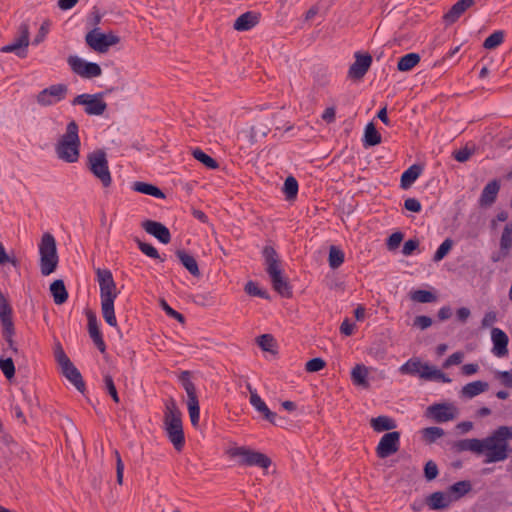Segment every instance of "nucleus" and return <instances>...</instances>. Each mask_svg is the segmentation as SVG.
Returning <instances> with one entry per match:
<instances>
[{"label": "nucleus", "mask_w": 512, "mask_h": 512, "mask_svg": "<svg viewBox=\"0 0 512 512\" xmlns=\"http://www.w3.org/2000/svg\"><path fill=\"white\" fill-rule=\"evenodd\" d=\"M429 367L430 364L422 362L420 358L412 357L400 366L399 372L402 375L419 376L422 378L423 373L428 371Z\"/></svg>", "instance_id": "23"}, {"label": "nucleus", "mask_w": 512, "mask_h": 512, "mask_svg": "<svg viewBox=\"0 0 512 512\" xmlns=\"http://www.w3.org/2000/svg\"><path fill=\"white\" fill-rule=\"evenodd\" d=\"M501 187L500 180L493 179L490 182H488L479 197L478 203L480 207H490L492 204L495 203L499 190Z\"/></svg>", "instance_id": "22"}, {"label": "nucleus", "mask_w": 512, "mask_h": 512, "mask_svg": "<svg viewBox=\"0 0 512 512\" xmlns=\"http://www.w3.org/2000/svg\"><path fill=\"white\" fill-rule=\"evenodd\" d=\"M482 447H484L483 442L480 439H462L458 441H453L451 443V449L455 453H461L464 451H472L476 454H482Z\"/></svg>", "instance_id": "27"}, {"label": "nucleus", "mask_w": 512, "mask_h": 512, "mask_svg": "<svg viewBox=\"0 0 512 512\" xmlns=\"http://www.w3.org/2000/svg\"><path fill=\"white\" fill-rule=\"evenodd\" d=\"M261 255L268 276L283 270L281 258L272 245H265L261 251Z\"/></svg>", "instance_id": "16"}, {"label": "nucleus", "mask_w": 512, "mask_h": 512, "mask_svg": "<svg viewBox=\"0 0 512 512\" xmlns=\"http://www.w3.org/2000/svg\"><path fill=\"white\" fill-rule=\"evenodd\" d=\"M50 292L56 305L64 304L69 297L62 279H56L50 284Z\"/></svg>", "instance_id": "33"}, {"label": "nucleus", "mask_w": 512, "mask_h": 512, "mask_svg": "<svg viewBox=\"0 0 512 512\" xmlns=\"http://www.w3.org/2000/svg\"><path fill=\"white\" fill-rule=\"evenodd\" d=\"M67 93L68 86L66 84H54L41 90L36 95V101L40 106H51L64 100L66 98Z\"/></svg>", "instance_id": "10"}, {"label": "nucleus", "mask_w": 512, "mask_h": 512, "mask_svg": "<svg viewBox=\"0 0 512 512\" xmlns=\"http://www.w3.org/2000/svg\"><path fill=\"white\" fill-rule=\"evenodd\" d=\"M135 242L137 243L139 250L146 256L153 259H159L161 262L165 261L166 258L161 257L158 250L152 244L143 242L139 238H135Z\"/></svg>", "instance_id": "51"}, {"label": "nucleus", "mask_w": 512, "mask_h": 512, "mask_svg": "<svg viewBox=\"0 0 512 512\" xmlns=\"http://www.w3.org/2000/svg\"><path fill=\"white\" fill-rule=\"evenodd\" d=\"M354 57L355 62L349 67L348 76L352 79L360 80L370 69L373 61L372 56L368 52L361 53L358 51Z\"/></svg>", "instance_id": "15"}, {"label": "nucleus", "mask_w": 512, "mask_h": 512, "mask_svg": "<svg viewBox=\"0 0 512 512\" xmlns=\"http://www.w3.org/2000/svg\"><path fill=\"white\" fill-rule=\"evenodd\" d=\"M188 413L192 426L197 427L200 419V406L197 403H187Z\"/></svg>", "instance_id": "61"}, {"label": "nucleus", "mask_w": 512, "mask_h": 512, "mask_svg": "<svg viewBox=\"0 0 512 512\" xmlns=\"http://www.w3.org/2000/svg\"><path fill=\"white\" fill-rule=\"evenodd\" d=\"M228 454L232 458L238 457V464L240 466H257L262 469H268L272 464L271 459L266 454L244 446L231 448L228 450Z\"/></svg>", "instance_id": "5"}, {"label": "nucleus", "mask_w": 512, "mask_h": 512, "mask_svg": "<svg viewBox=\"0 0 512 512\" xmlns=\"http://www.w3.org/2000/svg\"><path fill=\"white\" fill-rule=\"evenodd\" d=\"M244 291L249 296L259 297L262 299L270 300V294L267 290L262 289L259 287L257 282H254L252 280L248 281L244 286Z\"/></svg>", "instance_id": "47"}, {"label": "nucleus", "mask_w": 512, "mask_h": 512, "mask_svg": "<svg viewBox=\"0 0 512 512\" xmlns=\"http://www.w3.org/2000/svg\"><path fill=\"white\" fill-rule=\"evenodd\" d=\"M132 189L135 192L153 196L158 199H164L166 197L165 193L159 187L147 182L136 181L132 184Z\"/></svg>", "instance_id": "32"}, {"label": "nucleus", "mask_w": 512, "mask_h": 512, "mask_svg": "<svg viewBox=\"0 0 512 512\" xmlns=\"http://www.w3.org/2000/svg\"><path fill=\"white\" fill-rule=\"evenodd\" d=\"M473 153L474 150L469 149L467 146H465L464 148L454 151L453 158L460 163H464L470 159Z\"/></svg>", "instance_id": "63"}, {"label": "nucleus", "mask_w": 512, "mask_h": 512, "mask_svg": "<svg viewBox=\"0 0 512 512\" xmlns=\"http://www.w3.org/2000/svg\"><path fill=\"white\" fill-rule=\"evenodd\" d=\"M345 260L344 252L337 246L332 245L329 248L328 263L331 269L339 268Z\"/></svg>", "instance_id": "44"}, {"label": "nucleus", "mask_w": 512, "mask_h": 512, "mask_svg": "<svg viewBox=\"0 0 512 512\" xmlns=\"http://www.w3.org/2000/svg\"><path fill=\"white\" fill-rule=\"evenodd\" d=\"M30 27L27 22H22L18 27V37L10 44L0 48L2 53H15L20 58L27 56L29 45Z\"/></svg>", "instance_id": "9"}, {"label": "nucleus", "mask_w": 512, "mask_h": 512, "mask_svg": "<svg viewBox=\"0 0 512 512\" xmlns=\"http://www.w3.org/2000/svg\"><path fill=\"white\" fill-rule=\"evenodd\" d=\"M192 373L188 370L182 371L178 377L182 387L187 393L188 401L187 403H197L199 402L197 396V390L195 384L191 381Z\"/></svg>", "instance_id": "30"}, {"label": "nucleus", "mask_w": 512, "mask_h": 512, "mask_svg": "<svg viewBox=\"0 0 512 512\" xmlns=\"http://www.w3.org/2000/svg\"><path fill=\"white\" fill-rule=\"evenodd\" d=\"M404 238V234L400 231L392 233L386 240V245L389 250L398 248Z\"/></svg>", "instance_id": "62"}, {"label": "nucleus", "mask_w": 512, "mask_h": 512, "mask_svg": "<svg viewBox=\"0 0 512 512\" xmlns=\"http://www.w3.org/2000/svg\"><path fill=\"white\" fill-rule=\"evenodd\" d=\"M2 337L5 340V342L8 344V348L11 350V352L15 355L19 354V349L16 345V342L14 340V336L16 334L15 325L10 327H4L1 329Z\"/></svg>", "instance_id": "48"}, {"label": "nucleus", "mask_w": 512, "mask_h": 512, "mask_svg": "<svg viewBox=\"0 0 512 512\" xmlns=\"http://www.w3.org/2000/svg\"><path fill=\"white\" fill-rule=\"evenodd\" d=\"M0 325L4 327L14 326L13 309L6 298L0 299Z\"/></svg>", "instance_id": "38"}, {"label": "nucleus", "mask_w": 512, "mask_h": 512, "mask_svg": "<svg viewBox=\"0 0 512 512\" xmlns=\"http://www.w3.org/2000/svg\"><path fill=\"white\" fill-rule=\"evenodd\" d=\"M273 289L283 298L293 297V288L287 277L284 276V270L269 276Z\"/></svg>", "instance_id": "21"}, {"label": "nucleus", "mask_w": 512, "mask_h": 512, "mask_svg": "<svg viewBox=\"0 0 512 512\" xmlns=\"http://www.w3.org/2000/svg\"><path fill=\"white\" fill-rule=\"evenodd\" d=\"M113 89H109L106 91L110 92ZM105 92H99L95 94H87L83 93L77 95L72 101L71 104L75 105H83L84 111L87 115L90 116H100L107 109V103L103 100Z\"/></svg>", "instance_id": "7"}, {"label": "nucleus", "mask_w": 512, "mask_h": 512, "mask_svg": "<svg viewBox=\"0 0 512 512\" xmlns=\"http://www.w3.org/2000/svg\"><path fill=\"white\" fill-rule=\"evenodd\" d=\"M444 430L437 426H431L422 430L424 440L431 444L444 435Z\"/></svg>", "instance_id": "55"}, {"label": "nucleus", "mask_w": 512, "mask_h": 512, "mask_svg": "<svg viewBox=\"0 0 512 512\" xmlns=\"http://www.w3.org/2000/svg\"><path fill=\"white\" fill-rule=\"evenodd\" d=\"M491 339L493 343L492 353L499 358L507 356L509 344L507 334L500 328H492Z\"/></svg>", "instance_id": "20"}, {"label": "nucleus", "mask_w": 512, "mask_h": 512, "mask_svg": "<svg viewBox=\"0 0 512 512\" xmlns=\"http://www.w3.org/2000/svg\"><path fill=\"white\" fill-rule=\"evenodd\" d=\"M474 0H458L452 7L443 15V21L447 25L454 24L465 13V11L473 6Z\"/></svg>", "instance_id": "25"}, {"label": "nucleus", "mask_w": 512, "mask_h": 512, "mask_svg": "<svg viewBox=\"0 0 512 512\" xmlns=\"http://www.w3.org/2000/svg\"><path fill=\"white\" fill-rule=\"evenodd\" d=\"M54 357L57 364L61 368L62 375L66 377L80 393H84L86 386L83 377L80 371L76 368V366L65 353L60 342H57L55 345Z\"/></svg>", "instance_id": "4"}, {"label": "nucleus", "mask_w": 512, "mask_h": 512, "mask_svg": "<svg viewBox=\"0 0 512 512\" xmlns=\"http://www.w3.org/2000/svg\"><path fill=\"white\" fill-rule=\"evenodd\" d=\"M420 60L421 57L418 53H407L398 59L397 70L400 72H408L418 65Z\"/></svg>", "instance_id": "36"}, {"label": "nucleus", "mask_w": 512, "mask_h": 512, "mask_svg": "<svg viewBox=\"0 0 512 512\" xmlns=\"http://www.w3.org/2000/svg\"><path fill=\"white\" fill-rule=\"evenodd\" d=\"M500 250L503 255H509L512 249V221L507 223L500 237Z\"/></svg>", "instance_id": "42"}, {"label": "nucleus", "mask_w": 512, "mask_h": 512, "mask_svg": "<svg viewBox=\"0 0 512 512\" xmlns=\"http://www.w3.org/2000/svg\"><path fill=\"white\" fill-rule=\"evenodd\" d=\"M382 141L381 134L376 129L373 123L366 125L363 137V146L365 148L379 145Z\"/></svg>", "instance_id": "37"}, {"label": "nucleus", "mask_w": 512, "mask_h": 512, "mask_svg": "<svg viewBox=\"0 0 512 512\" xmlns=\"http://www.w3.org/2000/svg\"><path fill=\"white\" fill-rule=\"evenodd\" d=\"M40 253V271L43 276H48L55 272L58 266L59 257L57 254V245L54 236L46 232L41 238L39 244Z\"/></svg>", "instance_id": "3"}, {"label": "nucleus", "mask_w": 512, "mask_h": 512, "mask_svg": "<svg viewBox=\"0 0 512 512\" xmlns=\"http://www.w3.org/2000/svg\"><path fill=\"white\" fill-rule=\"evenodd\" d=\"M80 147L79 126L75 120H71L56 144V154L64 162L75 163L80 156Z\"/></svg>", "instance_id": "2"}, {"label": "nucleus", "mask_w": 512, "mask_h": 512, "mask_svg": "<svg viewBox=\"0 0 512 512\" xmlns=\"http://www.w3.org/2000/svg\"><path fill=\"white\" fill-rule=\"evenodd\" d=\"M175 254L183 267H185L192 276L196 278L201 276L198 263L194 256L190 255L185 250H177Z\"/></svg>", "instance_id": "31"}, {"label": "nucleus", "mask_w": 512, "mask_h": 512, "mask_svg": "<svg viewBox=\"0 0 512 512\" xmlns=\"http://www.w3.org/2000/svg\"><path fill=\"white\" fill-rule=\"evenodd\" d=\"M325 366H326V361L324 359H322L321 357H315L306 362L305 370L307 372L313 373V372H318V371L324 369Z\"/></svg>", "instance_id": "58"}, {"label": "nucleus", "mask_w": 512, "mask_h": 512, "mask_svg": "<svg viewBox=\"0 0 512 512\" xmlns=\"http://www.w3.org/2000/svg\"><path fill=\"white\" fill-rule=\"evenodd\" d=\"M454 408L447 403H434L427 408L426 414L438 423L448 422L454 419Z\"/></svg>", "instance_id": "18"}, {"label": "nucleus", "mask_w": 512, "mask_h": 512, "mask_svg": "<svg viewBox=\"0 0 512 512\" xmlns=\"http://www.w3.org/2000/svg\"><path fill=\"white\" fill-rule=\"evenodd\" d=\"M370 425L376 432H391V430L395 429L397 426L396 421L393 418L385 415L372 418Z\"/></svg>", "instance_id": "35"}, {"label": "nucleus", "mask_w": 512, "mask_h": 512, "mask_svg": "<svg viewBox=\"0 0 512 512\" xmlns=\"http://www.w3.org/2000/svg\"><path fill=\"white\" fill-rule=\"evenodd\" d=\"M96 277L100 288L101 299H116L118 291L112 272L109 269H96Z\"/></svg>", "instance_id": "12"}, {"label": "nucleus", "mask_w": 512, "mask_h": 512, "mask_svg": "<svg viewBox=\"0 0 512 512\" xmlns=\"http://www.w3.org/2000/svg\"><path fill=\"white\" fill-rule=\"evenodd\" d=\"M88 168L101 181L104 188L111 185L112 177L106 153L103 150H96L88 155Z\"/></svg>", "instance_id": "6"}, {"label": "nucleus", "mask_w": 512, "mask_h": 512, "mask_svg": "<svg viewBox=\"0 0 512 512\" xmlns=\"http://www.w3.org/2000/svg\"><path fill=\"white\" fill-rule=\"evenodd\" d=\"M141 226L148 234L155 237L162 244L170 243L171 233L163 223L154 220H145L142 222Z\"/></svg>", "instance_id": "17"}, {"label": "nucleus", "mask_w": 512, "mask_h": 512, "mask_svg": "<svg viewBox=\"0 0 512 512\" xmlns=\"http://www.w3.org/2000/svg\"><path fill=\"white\" fill-rule=\"evenodd\" d=\"M298 181L292 175L288 176L283 184L282 192L285 195L287 201H293L297 198L298 194Z\"/></svg>", "instance_id": "43"}, {"label": "nucleus", "mask_w": 512, "mask_h": 512, "mask_svg": "<svg viewBox=\"0 0 512 512\" xmlns=\"http://www.w3.org/2000/svg\"><path fill=\"white\" fill-rule=\"evenodd\" d=\"M163 423L166 435L174 449L178 452L182 451L185 446L182 412L172 397L165 402Z\"/></svg>", "instance_id": "1"}, {"label": "nucleus", "mask_w": 512, "mask_h": 512, "mask_svg": "<svg viewBox=\"0 0 512 512\" xmlns=\"http://www.w3.org/2000/svg\"><path fill=\"white\" fill-rule=\"evenodd\" d=\"M115 299H101L102 315L106 323L112 327L117 326V319L114 310Z\"/></svg>", "instance_id": "40"}, {"label": "nucleus", "mask_w": 512, "mask_h": 512, "mask_svg": "<svg viewBox=\"0 0 512 512\" xmlns=\"http://www.w3.org/2000/svg\"><path fill=\"white\" fill-rule=\"evenodd\" d=\"M85 41L86 44L95 52L106 53L111 46L120 42V37L112 32H100L98 28H95L86 34Z\"/></svg>", "instance_id": "8"}, {"label": "nucleus", "mask_w": 512, "mask_h": 512, "mask_svg": "<svg viewBox=\"0 0 512 512\" xmlns=\"http://www.w3.org/2000/svg\"><path fill=\"white\" fill-rule=\"evenodd\" d=\"M424 380H436L443 383H450L452 380L444 372L437 369L435 366L430 365L429 370L424 372L422 375Z\"/></svg>", "instance_id": "52"}, {"label": "nucleus", "mask_w": 512, "mask_h": 512, "mask_svg": "<svg viewBox=\"0 0 512 512\" xmlns=\"http://www.w3.org/2000/svg\"><path fill=\"white\" fill-rule=\"evenodd\" d=\"M419 244H420V242L417 238H412V239L407 240L403 245L402 253L405 256L412 255L418 249Z\"/></svg>", "instance_id": "64"}, {"label": "nucleus", "mask_w": 512, "mask_h": 512, "mask_svg": "<svg viewBox=\"0 0 512 512\" xmlns=\"http://www.w3.org/2000/svg\"><path fill=\"white\" fill-rule=\"evenodd\" d=\"M0 369L4 376L10 381L15 376V364L11 357L0 358Z\"/></svg>", "instance_id": "56"}, {"label": "nucleus", "mask_w": 512, "mask_h": 512, "mask_svg": "<svg viewBox=\"0 0 512 512\" xmlns=\"http://www.w3.org/2000/svg\"><path fill=\"white\" fill-rule=\"evenodd\" d=\"M86 316H87V321H88L89 335H90L93 343L95 344V346L98 348V350L101 353H104L106 351V344L103 339L102 332L99 328L96 314L93 311L88 310L86 313Z\"/></svg>", "instance_id": "19"}, {"label": "nucleus", "mask_w": 512, "mask_h": 512, "mask_svg": "<svg viewBox=\"0 0 512 512\" xmlns=\"http://www.w3.org/2000/svg\"><path fill=\"white\" fill-rule=\"evenodd\" d=\"M68 63L72 71L82 78L91 79L101 76L102 69L99 64L85 61L78 56H70Z\"/></svg>", "instance_id": "11"}, {"label": "nucleus", "mask_w": 512, "mask_h": 512, "mask_svg": "<svg viewBox=\"0 0 512 512\" xmlns=\"http://www.w3.org/2000/svg\"><path fill=\"white\" fill-rule=\"evenodd\" d=\"M260 17V13L247 11L236 18L233 28L237 31H248L259 23Z\"/></svg>", "instance_id": "26"}, {"label": "nucleus", "mask_w": 512, "mask_h": 512, "mask_svg": "<svg viewBox=\"0 0 512 512\" xmlns=\"http://www.w3.org/2000/svg\"><path fill=\"white\" fill-rule=\"evenodd\" d=\"M423 165L413 164L408 167L401 175L400 187L404 190L409 189L423 172Z\"/></svg>", "instance_id": "28"}, {"label": "nucleus", "mask_w": 512, "mask_h": 512, "mask_svg": "<svg viewBox=\"0 0 512 512\" xmlns=\"http://www.w3.org/2000/svg\"><path fill=\"white\" fill-rule=\"evenodd\" d=\"M410 298L415 301V302H419V303H432V302H435L437 300V296L429 291V290H423V289H418V290H414L410 293Z\"/></svg>", "instance_id": "49"}, {"label": "nucleus", "mask_w": 512, "mask_h": 512, "mask_svg": "<svg viewBox=\"0 0 512 512\" xmlns=\"http://www.w3.org/2000/svg\"><path fill=\"white\" fill-rule=\"evenodd\" d=\"M454 245V242L451 238H446L440 246L437 248L436 252L433 256L434 262H439L443 260L451 251L452 247Z\"/></svg>", "instance_id": "54"}, {"label": "nucleus", "mask_w": 512, "mask_h": 512, "mask_svg": "<svg viewBox=\"0 0 512 512\" xmlns=\"http://www.w3.org/2000/svg\"><path fill=\"white\" fill-rule=\"evenodd\" d=\"M399 447L400 432H387L381 437L376 447V454L379 458L384 459L396 453L399 450Z\"/></svg>", "instance_id": "13"}, {"label": "nucleus", "mask_w": 512, "mask_h": 512, "mask_svg": "<svg viewBox=\"0 0 512 512\" xmlns=\"http://www.w3.org/2000/svg\"><path fill=\"white\" fill-rule=\"evenodd\" d=\"M490 442L495 441L500 444H507V440L512 438V427L500 426L491 436L487 437Z\"/></svg>", "instance_id": "50"}, {"label": "nucleus", "mask_w": 512, "mask_h": 512, "mask_svg": "<svg viewBox=\"0 0 512 512\" xmlns=\"http://www.w3.org/2000/svg\"><path fill=\"white\" fill-rule=\"evenodd\" d=\"M103 389L115 403H120V397L117 388L115 386L113 377L110 374H105L103 376Z\"/></svg>", "instance_id": "53"}, {"label": "nucleus", "mask_w": 512, "mask_h": 512, "mask_svg": "<svg viewBox=\"0 0 512 512\" xmlns=\"http://www.w3.org/2000/svg\"><path fill=\"white\" fill-rule=\"evenodd\" d=\"M489 389L488 382L477 380L466 384L462 388V394L464 397L473 398Z\"/></svg>", "instance_id": "39"}, {"label": "nucleus", "mask_w": 512, "mask_h": 512, "mask_svg": "<svg viewBox=\"0 0 512 512\" xmlns=\"http://www.w3.org/2000/svg\"><path fill=\"white\" fill-rule=\"evenodd\" d=\"M439 470L437 464L433 460L426 462L424 466V477L427 481H432L437 478Z\"/></svg>", "instance_id": "60"}, {"label": "nucleus", "mask_w": 512, "mask_h": 512, "mask_svg": "<svg viewBox=\"0 0 512 512\" xmlns=\"http://www.w3.org/2000/svg\"><path fill=\"white\" fill-rule=\"evenodd\" d=\"M250 390V403L251 405L263 415V418L270 422L273 425L278 426L277 423V414L275 412H272L266 403L261 399V397L257 394L256 391H252L251 387L248 386Z\"/></svg>", "instance_id": "24"}, {"label": "nucleus", "mask_w": 512, "mask_h": 512, "mask_svg": "<svg viewBox=\"0 0 512 512\" xmlns=\"http://www.w3.org/2000/svg\"><path fill=\"white\" fill-rule=\"evenodd\" d=\"M426 503L431 510L440 511L448 508L452 501L448 493L436 491L427 497Z\"/></svg>", "instance_id": "29"}, {"label": "nucleus", "mask_w": 512, "mask_h": 512, "mask_svg": "<svg viewBox=\"0 0 512 512\" xmlns=\"http://www.w3.org/2000/svg\"><path fill=\"white\" fill-rule=\"evenodd\" d=\"M257 343L266 352H273V348L276 346V340L271 334L260 335L257 337Z\"/></svg>", "instance_id": "57"}, {"label": "nucleus", "mask_w": 512, "mask_h": 512, "mask_svg": "<svg viewBox=\"0 0 512 512\" xmlns=\"http://www.w3.org/2000/svg\"><path fill=\"white\" fill-rule=\"evenodd\" d=\"M505 39V32L497 30L491 33L483 42V47L487 50H494L499 47Z\"/></svg>", "instance_id": "46"}, {"label": "nucleus", "mask_w": 512, "mask_h": 512, "mask_svg": "<svg viewBox=\"0 0 512 512\" xmlns=\"http://www.w3.org/2000/svg\"><path fill=\"white\" fill-rule=\"evenodd\" d=\"M472 490V484L469 480H462L452 484L448 488V495L452 502L459 500Z\"/></svg>", "instance_id": "34"}, {"label": "nucleus", "mask_w": 512, "mask_h": 512, "mask_svg": "<svg viewBox=\"0 0 512 512\" xmlns=\"http://www.w3.org/2000/svg\"><path fill=\"white\" fill-rule=\"evenodd\" d=\"M484 447L482 453L486 452L485 463H495L504 461L508 457V444H500L486 438L482 439Z\"/></svg>", "instance_id": "14"}, {"label": "nucleus", "mask_w": 512, "mask_h": 512, "mask_svg": "<svg viewBox=\"0 0 512 512\" xmlns=\"http://www.w3.org/2000/svg\"><path fill=\"white\" fill-rule=\"evenodd\" d=\"M367 377L368 369L363 364H357L351 371V380L354 385L363 386L365 388L369 387Z\"/></svg>", "instance_id": "41"}, {"label": "nucleus", "mask_w": 512, "mask_h": 512, "mask_svg": "<svg viewBox=\"0 0 512 512\" xmlns=\"http://www.w3.org/2000/svg\"><path fill=\"white\" fill-rule=\"evenodd\" d=\"M192 155L197 161L202 163L208 169L214 170L219 167L218 162L200 148L193 149Z\"/></svg>", "instance_id": "45"}, {"label": "nucleus", "mask_w": 512, "mask_h": 512, "mask_svg": "<svg viewBox=\"0 0 512 512\" xmlns=\"http://www.w3.org/2000/svg\"><path fill=\"white\" fill-rule=\"evenodd\" d=\"M160 306L169 317L177 320L179 323L182 324L185 322V316L182 313L170 307L169 304L164 299H161Z\"/></svg>", "instance_id": "59"}]
</instances>
